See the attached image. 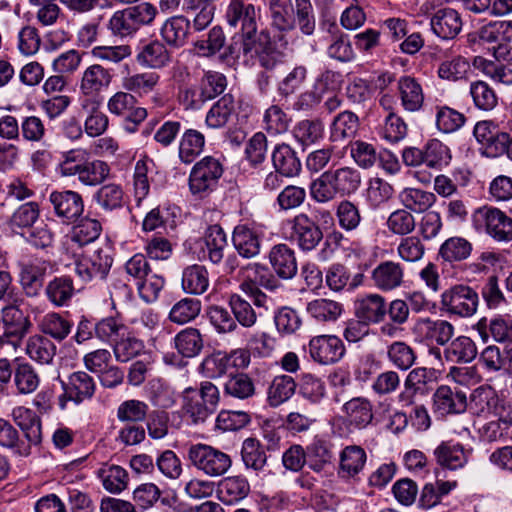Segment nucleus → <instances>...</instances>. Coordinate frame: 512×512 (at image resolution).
<instances>
[{"mask_svg": "<svg viewBox=\"0 0 512 512\" xmlns=\"http://www.w3.org/2000/svg\"><path fill=\"white\" fill-rule=\"evenodd\" d=\"M361 173L354 167L343 166L324 171L310 185L311 197L318 203L355 193L361 185Z\"/></svg>", "mask_w": 512, "mask_h": 512, "instance_id": "f257e3e1", "label": "nucleus"}, {"mask_svg": "<svg viewBox=\"0 0 512 512\" xmlns=\"http://www.w3.org/2000/svg\"><path fill=\"white\" fill-rule=\"evenodd\" d=\"M220 392L210 381H204L199 389L186 388L182 394V408L192 423L199 424L212 415L219 404Z\"/></svg>", "mask_w": 512, "mask_h": 512, "instance_id": "f03ea898", "label": "nucleus"}, {"mask_svg": "<svg viewBox=\"0 0 512 512\" xmlns=\"http://www.w3.org/2000/svg\"><path fill=\"white\" fill-rule=\"evenodd\" d=\"M187 459L192 467L212 478L223 476L232 466V459L227 453L204 443L189 446Z\"/></svg>", "mask_w": 512, "mask_h": 512, "instance_id": "7ed1b4c3", "label": "nucleus"}, {"mask_svg": "<svg viewBox=\"0 0 512 512\" xmlns=\"http://www.w3.org/2000/svg\"><path fill=\"white\" fill-rule=\"evenodd\" d=\"M472 224L478 232L486 233L496 242L512 241V218L496 207L477 208L472 214Z\"/></svg>", "mask_w": 512, "mask_h": 512, "instance_id": "20e7f679", "label": "nucleus"}, {"mask_svg": "<svg viewBox=\"0 0 512 512\" xmlns=\"http://www.w3.org/2000/svg\"><path fill=\"white\" fill-rule=\"evenodd\" d=\"M114 79L113 70L101 63H93L87 66L80 78L79 92L84 98L82 107L98 106L102 93L107 91Z\"/></svg>", "mask_w": 512, "mask_h": 512, "instance_id": "39448f33", "label": "nucleus"}, {"mask_svg": "<svg viewBox=\"0 0 512 512\" xmlns=\"http://www.w3.org/2000/svg\"><path fill=\"white\" fill-rule=\"evenodd\" d=\"M31 305L23 296L10 299L1 309L4 336L22 340L31 331L33 324L30 319Z\"/></svg>", "mask_w": 512, "mask_h": 512, "instance_id": "423d86ee", "label": "nucleus"}, {"mask_svg": "<svg viewBox=\"0 0 512 512\" xmlns=\"http://www.w3.org/2000/svg\"><path fill=\"white\" fill-rule=\"evenodd\" d=\"M441 309L448 314L459 317H471L478 309L479 296L475 289L468 285L456 284L441 294Z\"/></svg>", "mask_w": 512, "mask_h": 512, "instance_id": "0eeeda50", "label": "nucleus"}, {"mask_svg": "<svg viewBox=\"0 0 512 512\" xmlns=\"http://www.w3.org/2000/svg\"><path fill=\"white\" fill-rule=\"evenodd\" d=\"M223 174L220 161L212 156H206L192 168L189 176V188L193 195L204 196L212 192Z\"/></svg>", "mask_w": 512, "mask_h": 512, "instance_id": "6e6552de", "label": "nucleus"}, {"mask_svg": "<svg viewBox=\"0 0 512 512\" xmlns=\"http://www.w3.org/2000/svg\"><path fill=\"white\" fill-rule=\"evenodd\" d=\"M468 407L474 415L479 417H501L504 421L505 417H507V412L511 411L510 406L488 385L480 386L473 390Z\"/></svg>", "mask_w": 512, "mask_h": 512, "instance_id": "1a4fd4ad", "label": "nucleus"}, {"mask_svg": "<svg viewBox=\"0 0 512 512\" xmlns=\"http://www.w3.org/2000/svg\"><path fill=\"white\" fill-rule=\"evenodd\" d=\"M227 24L242 31L243 41L252 40L257 31V11L247 0H231L225 10Z\"/></svg>", "mask_w": 512, "mask_h": 512, "instance_id": "9d476101", "label": "nucleus"}, {"mask_svg": "<svg viewBox=\"0 0 512 512\" xmlns=\"http://www.w3.org/2000/svg\"><path fill=\"white\" fill-rule=\"evenodd\" d=\"M112 261L107 249H94L86 252L76 262L75 272L84 282L104 279L112 266Z\"/></svg>", "mask_w": 512, "mask_h": 512, "instance_id": "9b49d317", "label": "nucleus"}, {"mask_svg": "<svg viewBox=\"0 0 512 512\" xmlns=\"http://www.w3.org/2000/svg\"><path fill=\"white\" fill-rule=\"evenodd\" d=\"M291 227L290 238L295 240L303 251L314 250L323 239L318 224L305 213H299L288 221Z\"/></svg>", "mask_w": 512, "mask_h": 512, "instance_id": "f8f14e48", "label": "nucleus"}, {"mask_svg": "<svg viewBox=\"0 0 512 512\" xmlns=\"http://www.w3.org/2000/svg\"><path fill=\"white\" fill-rule=\"evenodd\" d=\"M344 353L345 347L342 340L334 335H319L309 342L310 356L323 365L338 362Z\"/></svg>", "mask_w": 512, "mask_h": 512, "instance_id": "ddd939ff", "label": "nucleus"}, {"mask_svg": "<svg viewBox=\"0 0 512 512\" xmlns=\"http://www.w3.org/2000/svg\"><path fill=\"white\" fill-rule=\"evenodd\" d=\"M468 407L465 392L441 385L433 394V411L440 416L463 413Z\"/></svg>", "mask_w": 512, "mask_h": 512, "instance_id": "4468645a", "label": "nucleus"}, {"mask_svg": "<svg viewBox=\"0 0 512 512\" xmlns=\"http://www.w3.org/2000/svg\"><path fill=\"white\" fill-rule=\"evenodd\" d=\"M414 331L422 341L444 346L447 345L453 337L455 328L447 320H433L426 317L417 320L414 326Z\"/></svg>", "mask_w": 512, "mask_h": 512, "instance_id": "2eb2a0df", "label": "nucleus"}, {"mask_svg": "<svg viewBox=\"0 0 512 512\" xmlns=\"http://www.w3.org/2000/svg\"><path fill=\"white\" fill-rule=\"evenodd\" d=\"M432 32L443 40L455 39L461 32L463 20L460 13L453 8L438 9L430 18Z\"/></svg>", "mask_w": 512, "mask_h": 512, "instance_id": "dca6fc26", "label": "nucleus"}, {"mask_svg": "<svg viewBox=\"0 0 512 512\" xmlns=\"http://www.w3.org/2000/svg\"><path fill=\"white\" fill-rule=\"evenodd\" d=\"M56 215L65 222L75 221L84 210L82 197L71 190L54 191L49 196Z\"/></svg>", "mask_w": 512, "mask_h": 512, "instance_id": "f3484780", "label": "nucleus"}, {"mask_svg": "<svg viewBox=\"0 0 512 512\" xmlns=\"http://www.w3.org/2000/svg\"><path fill=\"white\" fill-rule=\"evenodd\" d=\"M404 276V267L398 262L388 260L373 269L371 278L375 287L388 292L401 287Z\"/></svg>", "mask_w": 512, "mask_h": 512, "instance_id": "a211bd4d", "label": "nucleus"}, {"mask_svg": "<svg viewBox=\"0 0 512 512\" xmlns=\"http://www.w3.org/2000/svg\"><path fill=\"white\" fill-rule=\"evenodd\" d=\"M354 311L357 318L369 324L381 323L387 315L385 298L377 293L361 296L355 301Z\"/></svg>", "mask_w": 512, "mask_h": 512, "instance_id": "6ab92c4d", "label": "nucleus"}, {"mask_svg": "<svg viewBox=\"0 0 512 512\" xmlns=\"http://www.w3.org/2000/svg\"><path fill=\"white\" fill-rule=\"evenodd\" d=\"M269 262L275 273L282 279H291L297 273L294 250L285 243L274 245L269 251Z\"/></svg>", "mask_w": 512, "mask_h": 512, "instance_id": "aec40b11", "label": "nucleus"}, {"mask_svg": "<svg viewBox=\"0 0 512 512\" xmlns=\"http://www.w3.org/2000/svg\"><path fill=\"white\" fill-rule=\"evenodd\" d=\"M160 76L154 71L127 74L122 78V88L133 97L142 98L153 93L159 84Z\"/></svg>", "mask_w": 512, "mask_h": 512, "instance_id": "412c9836", "label": "nucleus"}, {"mask_svg": "<svg viewBox=\"0 0 512 512\" xmlns=\"http://www.w3.org/2000/svg\"><path fill=\"white\" fill-rule=\"evenodd\" d=\"M24 351L32 361L41 365H49L56 356L57 346L48 337L34 334L27 338Z\"/></svg>", "mask_w": 512, "mask_h": 512, "instance_id": "4be33fe9", "label": "nucleus"}, {"mask_svg": "<svg viewBox=\"0 0 512 512\" xmlns=\"http://www.w3.org/2000/svg\"><path fill=\"white\" fill-rule=\"evenodd\" d=\"M190 21L182 16H172L164 21L160 35L164 42L174 48L183 47L189 36Z\"/></svg>", "mask_w": 512, "mask_h": 512, "instance_id": "5701e85b", "label": "nucleus"}, {"mask_svg": "<svg viewBox=\"0 0 512 512\" xmlns=\"http://www.w3.org/2000/svg\"><path fill=\"white\" fill-rule=\"evenodd\" d=\"M203 257L213 264H219L224 258V251L227 247V237L219 225H211L205 231L203 237Z\"/></svg>", "mask_w": 512, "mask_h": 512, "instance_id": "b1692460", "label": "nucleus"}, {"mask_svg": "<svg viewBox=\"0 0 512 512\" xmlns=\"http://www.w3.org/2000/svg\"><path fill=\"white\" fill-rule=\"evenodd\" d=\"M397 90L401 105L406 111L420 110L424 102V93L421 84L414 77H400L397 81Z\"/></svg>", "mask_w": 512, "mask_h": 512, "instance_id": "393cba45", "label": "nucleus"}, {"mask_svg": "<svg viewBox=\"0 0 512 512\" xmlns=\"http://www.w3.org/2000/svg\"><path fill=\"white\" fill-rule=\"evenodd\" d=\"M13 372V385L17 394L30 395L40 386V375L31 363L27 361H17L14 365Z\"/></svg>", "mask_w": 512, "mask_h": 512, "instance_id": "a878e982", "label": "nucleus"}, {"mask_svg": "<svg viewBox=\"0 0 512 512\" xmlns=\"http://www.w3.org/2000/svg\"><path fill=\"white\" fill-rule=\"evenodd\" d=\"M73 322L57 312L45 314L38 322V329L44 336L62 342L71 333Z\"/></svg>", "mask_w": 512, "mask_h": 512, "instance_id": "bb28decb", "label": "nucleus"}, {"mask_svg": "<svg viewBox=\"0 0 512 512\" xmlns=\"http://www.w3.org/2000/svg\"><path fill=\"white\" fill-rule=\"evenodd\" d=\"M272 163L279 174L288 178L298 176L302 168L296 152L286 144L275 147L272 153Z\"/></svg>", "mask_w": 512, "mask_h": 512, "instance_id": "cd10ccee", "label": "nucleus"}, {"mask_svg": "<svg viewBox=\"0 0 512 512\" xmlns=\"http://www.w3.org/2000/svg\"><path fill=\"white\" fill-rule=\"evenodd\" d=\"M244 55L255 53L261 67L272 70L278 62V53L271 45L268 36L261 35L257 41L245 39L242 43Z\"/></svg>", "mask_w": 512, "mask_h": 512, "instance_id": "c85d7f7f", "label": "nucleus"}, {"mask_svg": "<svg viewBox=\"0 0 512 512\" xmlns=\"http://www.w3.org/2000/svg\"><path fill=\"white\" fill-rule=\"evenodd\" d=\"M367 460L365 450L357 445L346 446L340 454L338 474L342 478H353L364 468Z\"/></svg>", "mask_w": 512, "mask_h": 512, "instance_id": "c756f323", "label": "nucleus"}, {"mask_svg": "<svg viewBox=\"0 0 512 512\" xmlns=\"http://www.w3.org/2000/svg\"><path fill=\"white\" fill-rule=\"evenodd\" d=\"M437 463L450 470L462 468L468 460V454L461 444L443 442L434 450Z\"/></svg>", "mask_w": 512, "mask_h": 512, "instance_id": "7c9ffc66", "label": "nucleus"}, {"mask_svg": "<svg viewBox=\"0 0 512 512\" xmlns=\"http://www.w3.org/2000/svg\"><path fill=\"white\" fill-rule=\"evenodd\" d=\"M342 411L349 423L358 428L366 427L373 419L372 404L364 397L350 399L343 405Z\"/></svg>", "mask_w": 512, "mask_h": 512, "instance_id": "2f4dec72", "label": "nucleus"}, {"mask_svg": "<svg viewBox=\"0 0 512 512\" xmlns=\"http://www.w3.org/2000/svg\"><path fill=\"white\" fill-rule=\"evenodd\" d=\"M250 492V485L243 476H230L222 479L218 486L219 499L225 504L243 500Z\"/></svg>", "mask_w": 512, "mask_h": 512, "instance_id": "473e14b6", "label": "nucleus"}, {"mask_svg": "<svg viewBox=\"0 0 512 512\" xmlns=\"http://www.w3.org/2000/svg\"><path fill=\"white\" fill-rule=\"evenodd\" d=\"M209 283V273L205 266L193 264L183 269L181 284L186 293L201 295L207 291Z\"/></svg>", "mask_w": 512, "mask_h": 512, "instance_id": "72a5a7b5", "label": "nucleus"}, {"mask_svg": "<svg viewBox=\"0 0 512 512\" xmlns=\"http://www.w3.org/2000/svg\"><path fill=\"white\" fill-rule=\"evenodd\" d=\"M296 387V382L291 376H275L267 387V403L273 408L282 405L294 395Z\"/></svg>", "mask_w": 512, "mask_h": 512, "instance_id": "f704fd0d", "label": "nucleus"}, {"mask_svg": "<svg viewBox=\"0 0 512 512\" xmlns=\"http://www.w3.org/2000/svg\"><path fill=\"white\" fill-rule=\"evenodd\" d=\"M475 342L467 336H458L453 339L444 349V357L452 363H469L477 356Z\"/></svg>", "mask_w": 512, "mask_h": 512, "instance_id": "c9c22d12", "label": "nucleus"}, {"mask_svg": "<svg viewBox=\"0 0 512 512\" xmlns=\"http://www.w3.org/2000/svg\"><path fill=\"white\" fill-rule=\"evenodd\" d=\"M205 136L196 129H187L181 136L178 156L182 163H192L204 150Z\"/></svg>", "mask_w": 512, "mask_h": 512, "instance_id": "e433bc0d", "label": "nucleus"}, {"mask_svg": "<svg viewBox=\"0 0 512 512\" xmlns=\"http://www.w3.org/2000/svg\"><path fill=\"white\" fill-rule=\"evenodd\" d=\"M232 241L242 257L252 258L260 252L259 236L247 225H238L234 228Z\"/></svg>", "mask_w": 512, "mask_h": 512, "instance_id": "4c0bfd02", "label": "nucleus"}, {"mask_svg": "<svg viewBox=\"0 0 512 512\" xmlns=\"http://www.w3.org/2000/svg\"><path fill=\"white\" fill-rule=\"evenodd\" d=\"M471 71L469 60L462 55H455L439 64L437 75L442 80L458 82L467 80Z\"/></svg>", "mask_w": 512, "mask_h": 512, "instance_id": "58836bf2", "label": "nucleus"}, {"mask_svg": "<svg viewBox=\"0 0 512 512\" xmlns=\"http://www.w3.org/2000/svg\"><path fill=\"white\" fill-rule=\"evenodd\" d=\"M235 113V101L231 94L222 96L206 114L205 123L209 128L224 127Z\"/></svg>", "mask_w": 512, "mask_h": 512, "instance_id": "ea45409f", "label": "nucleus"}, {"mask_svg": "<svg viewBox=\"0 0 512 512\" xmlns=\"http://www.w3.org/2000/svg\"><path fill=\"white\" fill-rule=\"evenodd\" d=\"M66 385L68 386V395L76 404L91 399L96 390L93 377L84 371L72 373Z\"/></svg>", "mask_w": 512, "mask_h": 512, "instance_id": "a19ab883", "label": "nucleus"}, {"mask_svg": "<svg viewBox=\"0 0 512 512\" xmlns=\"http://www.w3.org/2000/svg\"><path fill=\"white\" fill-rule=\"evenodd\" d=\"M400 203L411 213H423L435 202V195L419 188H404L398 195Z\"/></svg>", "mask_w": 512, "mask_h": 512, "instance_id": "79ce46f5", "label": "nucleus"}, {"mask_svg": "<svg viewBox=\"0 0 512 512\" xmlns=\"http://www.w3.org/2000/svg\"><path fill=\"white\" fill-rule=\"evenodd\" d=\"M359 128V118L351 111L339 113L333 120L330 129V139L333 142H343L353 138Z\"/></svg>", "mask_w": 512, "mask_h": 512, "instance_id": "37998d69", "label": "nucleus"}, {"mask_svg": "<svg viewBox=\"0 0 512 512\" xmlns=\"http://www.w3.org/2000/svg\"><path fill=\"white\" fill-rule=\"evenodd\" d=\"M306 310L317 322H335L343 312V305L332 299L318 298L310 301Z\"/></svg>", "mask_w": 512, "mask_h": 512, "instance_id": "c03bdc74", "label": "nucleus"}, {"mask_svg": "<svg viewBox=\"0 0 512 512\" xmlns=\"http://www.w3.org/2000/svg\"><path fill=\"white\" fill-rule=\"evenodd\" d=\"M224 393L238 400H246L256 394V386L254 380L247 373L237 372L226 380Z\"/></svg>", "mask_w": 512, "mask_h": 512, "instance_id": "a18cd8bd", "label": "nucleus"}, {"mask_svg": "<svg viewBox=\"0 0 512 512\" xmlns=\"http://www.w3.org/2000/svg\"><path fill=\"white\" fill-rule=\"evenodd\" d=\"M0 446L10 449L18 456L30 454V444L20 438L17 429L6 419L0 418Z\"/></svg>", "mask_w": 512, "mask_h": 512, "instance_id": "49530a36", "label": "nucleus"}, {"mask_svg": "<svg viewBox=\"0 0 512 512\" xmlns=\"http://www.w3.org/2000/svg\"><path fill=\"white\" fill-rule=\"evenodd\" d=\"M100 478L105 490L110 493H120L126 489L128 485L127 471L118 465H104L98 470Z\"/></svg>", "mask_w": 512, "mask_h": 512, "instance_id": "de8ad7c7", "label": "nucleus"}, {"mask_svg": "<svg viewBox=\"0 0 512 512\" xmlns=\"http://www.w3.org/2000/svg\"><path fill=\"white\" fill-rule=\"evenodd\" d=\"M137 61L150 68H162L170 61V55L165 45L158 40L143 46L137 55Z\"/></svg>", "mask_w": 512, "mask_h": 512, "instance_id": "09e8293b", "label": "nucleus"}, {"mask_svg": "<svg viewBox=\"0 0 512 512\" xmlns=\"http://www.w3.org/2000/svg\"><path fill=\"white\" fill-rule=\"evenodd\" d=\"M394 194L393 186L380 177L369 179L365 191V200L372 209L388 202Z\"/></svg>", "mask_w": 512, "mask_h": 512, "instance_id": "8fccbe9b", "label": "nucleus"}, {"mask_svg": "<svg viewBox=\"0 0 512 512\" xmlns=\"http://www.w3.org/2000/svg\"><path fill=\"white\" fill-rule=\"evenodd\" d=\"M128 327L118 318L106 317L95 323V335L102 342L110 343L112 346L122 336L127 334Z\"/></svg>", "mask_w": 512, "mask_h": 512, "instance_id": "3c124183", "label": "nucleus"}, {"mask_svg": "<svg viewBox=\"0 0 512 512\" xmlns=\"http://www.w3.org/2000/svg\"><path fill=\"white\" fill-rule=\"evenodd\" d=\"M91 56L98 62L107 64H120L132 55V49L127 44L97 45L91 51Z\"/></svg>", "mask_w": 512, "mask_h": 512, "instance_id": "603ef678", "label": "nucleus"}, {"mask_svg": "<svg viewBox=\"0 0 512 512\" xmlns=\"http://www.w3.org/2000/svg\"><path fill=\"white\" fill-rule=\"evenodd\" d=\"M242 461L246 468L254 471H262L266 466L267 456L258 440L247 438L241 448Z\"/></svg>", "mask_w": 512, "mask_h": 512, "instance_id": "864d4df0", "label": "nucleus"}, {"mask_svg": "<svg viewBox=\"0 0 512 512\" xmlns=\"http://www.w3.org/2000/svg\"><path fill=\"white\" fill-rule=\"evenodd\" d=\"M478 37L486 43L510 42L512 41V21L490 22L479 29Z\"/></svg>", "mask_w": 512, "mask_h": 512, "instance_id": "5fc2aeb1", "label": "nucleus"}, {"mask_svg": "<svg viewBox=\"0 0 512 512\" xmlns=\"http://www.w3.org/2000/svg\"><path fill=\"white\" fill-rule=\"evenodd\" d=\"M12 419L14 422L26 432L27 443L30 444L31 441H38L39 431H40V423L37 419L35 413L24 406H17L13 408L11 413Z\"/></svg>", "mask_w": 512, "mask_h": 512, "instance_id": "6e6d98bb", "label": "nucleus"}, {"mask_svg": "<svg viewBox=\"0 0 512 512\" xmlns=\"http://www.w3.org/2000/svg\"><path fill=\"white\" fill-rule=\"evenodd\" d=\"M112 347L118 362H128L143 353L145 349L143 341L133 336L128 330L127 334L116 341Z\"/></svg>", "mask_w": 512, "mask_h": 512, "instance_id": "4d7b16f0", "label": "nucleus"}, {"mask_svg": "<svg viewBox=\"0 0 512 512\" xmlns=\"http://www.w3.org/2000/svg\"><path fill=\"white\" fill-rule=\"evenodd\" d=\"M331 29L335 32L332 34L331 42L327 47L328 56L340 62L351 61L355 57V53L348 36L340 32L335 24L331 25Z\"/></svg>", "mask_w": 512, "mask_h": 512, "instance_id": "13d9d810", "label": "nucleus"}, {"mask_svg": "<svg viewBox=\"0 0 512 512\" xmlns=\"http://www.w3.org/2000/svg\"><path fill=\"white\" fill-rule=\"evenodd\" d=\"M423 156V164L433 169H442L451 159L449 148L436 139L427 142L423 148Z\"/></svg>", "mask_w": 512, "mask_h": 512, "instance_id": "bf43d9fd", "label": "nucleus"}, {"mask_svg": "<svg viewBox=\"0 0 512 512\" xmlns=\"http://www.w3.org/2000/svg\"><path fill=\"white\" fill-rule=\"evenodd\" d=\"M45 292L55 306H64L74 294L73 282L69 277H57L48 283Z\"/></svg>", "mask_w": 512, "mask_h": 512, "instance_id": "052dcab7", "label": "nucleus"}, {"mask_svg": "<svg viewBox=\"0 0 512 512\" xmlns=\"http://www.w3.org/2000/svg\"><path fill=\"white\" fill-rule=\"evenodd\" d=\"M174 341L176 349L184 357L196 356L203 347L201 335L194 328L182 330L175 336Z\"/></svg>", "mask_w": 512, "mask_h": 512, "instance_id": "680f3d73", "label": "nucleus"}, {"mask_svg": "<svg viewBox=\"0 0 512 512\" xmlns=\"http://www.w3.org/2000/svg\"><path fill=\"white\" fill-rule=\"evenodd\" d=\"M201 311V302L193 298H183L176 302L169 313V319L183 325L194 320Z\"/></svg>", "mask_w": 512, "mask_h": 512, "instance_id": "e2e57ef3", "label": "nucleus"}, {"mask_svg": "<svg viewBox=\"0 0 512 512\" xmlns=\"http://www.w3.org/2000/svg\"><path fill=\"white\" fill-rule=\"evenodd\" d=\"M389 361L400 370H408L415 363L413 348L404 341H395L387 347Z\"/></svg>", "mask_w": 512, "mask_h": 512, "instance_id": "0e129e2a", "label": "nucleus"}, {"mask_svg": "<svg viewBox=\"0 0 512 512\" xmlns=\"http://www.w3.org/2000/svg\"><path fill=\"white\" fill-rule=\"evenodd\" d=\"M436 126L442 133H453L459 130L465 123V116L448 106H437L436 113Z\"/></svg>", "mask_w": 512, "mask_h": 512, "instance_id": "69168bd1", "label": "nucleus"}, {"mask_svg": "<svg viewBox=\"0 0 512 512\" xmlns=\"http://www.w3.org/2000/svg\"><path fill=\"white\" fill-rule=\"evenodd\" d=\"M125 11H127L129 18L133 21L132 24L136 32L142 27L152 25L158 15L157 7L147 1L126 7Z\"/></svg>", "mask_w": 512, "mask_h": 512, "instance_id": "338daca9", "label": "nucleus"}, {"mask_svg": "<svg viewBox=\"0 0 512 512\" xmlns=\"http://www.w3.org/2000/svg\"><path fill=\"white\" fill-rule=\"evenodd\" d=\"M229 306L236 323H239L245 328H250L256 323V312L252 308L251 304L238 294H232L230 296Z\"/></svg>", "mask_w": 512, "mask_h": 512, "instance_id": "774afa93", "label": "nucleus"}]
</instances>
